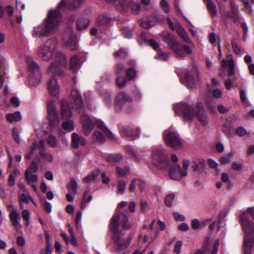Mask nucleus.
Listing matches in <instances>:
<instances>
[{
    "label": "nucleus",
    "mask_w": 254,
    "mask_h": 254,
    "mask_svg": "<svg viewBox=\"0 0 254 254\" xmlns=\"http://www.w3.org/2000/svg\"><path fill=\"white\" fill-rule=\"evenodd\" d=\"M188 172L182 171L181 166L177 164L172 165L169 170V176L170 178L174 180H180L183 177L187 175Z\"/></svg>",
    "instance_id": "15"
},
{
    "label": "nucleus",
    "mask_w": 254,
    "mask_h": 254,
    "mask_svg": "<svg viewBox=\"0 0 254 254\" xmlns=\"http://www.w3.org/2000/svg\"><path fill=\"white\" fill-rule=\"evenodd\" d=\"M123 156L121 154H112L108 157V160L111 164H116L122 160Z\"/></svg>",
    "instance_id": "41"
},
{
    "label": "nucleus",
    "mask_w": 254,
    "mask_h": 254,
    "mask_svg": "<svg viewBox=\"0 0 254 254\" xmlns=\"http://www.w3.org/2000/svg\"><path fill=\"white\" fill-rule=\"evenodd\" d=\"M127 79L122 76V75L117 76L116 83L117 86L120 88L125 87L127 84Z\"/></svg>",
    "instance_id": "45"
},
{
    "label": "nucleus",
    "mask_w": 254,
    "mask_h": 254,
    "mask_svg": "<svg viewBox=\"0 0 254 254\" xmlns=\"http://www.w3.org/2000/svg\"><path fill=\"white\" fill-rule=\"evenodd\" d=\"M29 200H31L35 205L36 204L32 198L27 194H22L19 196V201H22L24 203H28Z\"/></svg>",
    "instance_id": "54"
},
{
    "label": "nucleus",
    "mask_w": 254,
    "mask_h": 254,
    "mask_svg": "<svg viewBox=\"0 0 254 254\" xmlns=\"http://www.w3.org/2000/svg\"><path fill=\"white\" fill-rule=\"evenodd\" d=\"M22 216L23 219L26 221V226L28 227L29 225L30 213L28 209H23L22 211Z\"/></svg>",
    "instance_id": "50"
},
{
    "label": "nucleus",
    "mask_w": 254,
    "mask_h": 254,
    "mask_svg": "<svg viewBox=\"0 0 254 254\" xmlns=\"http://www.w3.org/2000/svg\"><path fill=\"white\" fill-rule=\"evenodd\" d=\"M6 118L10 123L15 122H19L22 119V116L19 112H16L13 114H8L6 115Z\"/></svg>",
    "instance_id": "31"
},
{
    "label": "nucleus",
    "mask_w": 254,
    "mask_h": 254,
    "mask_svg": "<svg viewBox=\"0 0 254 254\" xmlns=\"http://www.w3.org/2000/svg\"><path fill=\"white\" fill-rule=\"evenodd\" d=\"M72 115L71 111L66 102L62 103V116L64 119H68Z\"/></svg>",
    "instance_id": "29"
},
{
    "label": "nucleus",
    "mask_w": 254,
    "mask_h": 254,
    "mask_svg": "<svg viewBox=\"0 0 254 254\" xmlns=\"http://www.w3.org/2000/svg\"><path fill=\"white\" fill-rule=\"evenodd\" d=\"M70 99L73 102L72 107L75 108L80 113L84 111L82 99L76 87H73L70 94Z\"/></svg>",
    "instance_id": "10"
},
{
    "label": "nucleus",
    "mask_w": 254,
    "mask_h": 254,
    "mask_svg": "<svg viewBox=\"0 0 254 254\" xmlns=\"http://www.w3.org/2000/svg\"><path fill=\"white\" fill-rule=\"evenodd\" d=\"M132 101L131 97L127 93L125 92L119 93L116 97L115 101L116 110L117 111H120L127 102H131Z\"/></svg>",
    "instance_id": "14"
},
{
    "label": "nucleus",
    "mask_w": 254,
    "mask_h": 254,
    "mask_svg": "<svg viewBox=\"0 0 254 254\" xmlns=\"http://www.w3.org/2000/svg\"><path fill=\"white\" fill-rule=\"evenodd\" d=\"M43 208L47 213H51L52 211V205L50 202L47 201H45L44 202L43 204Z\"/></svg>",
    "instance_id": "61"
},
{
    "label": "nucleus",
    "mask_w": 254,
    "mask_h": 254,
    "mask_svg": "<svg viewBox=\"0 0 254 254\" xmlns=\"http://www.w3.org/2000/svg\"><path fill=\"white\" fill-rule=\"evenodd\" d=\"M109 2H114L115 6L119 10L127 11L131 6L133 0H106Z\"/></svg>",
    "instance_id": "18"
},
{
    "label": "nucleus",
    "mask_w": 254,
    "mask_h": 254,
    "mask_svg": "<svg viewBox=\"0 0 254 254\" xmlns=\"http://www.w3.org/2000/svg\"><path fill=\"white\" fill-rule=\"evenodd\" d=\"M90 23V21L86 18H80L76 22L77 27L78 30L81 31L87 28Z\"/></svg>",
    "instance_id": "32"
},
{
    "label": "nucleus",
    "mask_w": 254,
    "mask_h": 254,
    "mask_svg": "<svg viewBox=\"0 0 254 254\" xmlns=\"http://www.w3.org/2000/svg\"><path fill=\"white\" fill-rule=\"evenodd\" d=\"M176 114L184 116L186 120H191L194 116V109L193 107L186 103H180L174 107Z\"/></svg>",
    "instance_id": "9"
},
{
    "label": "nucleus",
    "mask_w": 254,
    "mask_h": 254,
    "mask_svg": "<svg viewBox=\"0 0 254 254\" xmlns=\"http://www.w3.org/2000/svg\"><path fill=\"white\" fill-rule=\"evenodd\" d=\"M204 165V160L202 159H197L192 162L191 168L193 171L197 170L199 167L203 166Z\"/></svg>",
    "instance_id": "42"
},
{
    "label": "nucleus",
    "mask_w": 254,
    "mask_h": 254,
    "mask_svg": "<svg viewBox=\"0 0 254 254\" xmlns=\"http://www.w3.org/2000/svg\"><path fill=\"white\" fill-rule=\"evenodd\" d=\"M240 219L245 234L244 254H252V249L254 247V223L249 219L245 212L242 213Z\"/></svg>",
    "instance_id": "3"
},
{
    "label": "nucleus",
    "mask_w": 254,
    "mask_h": 254,
    "mask_svg": "<svg viewBox=\"0 0 254 254\" xmlns=\"http://www.w3.org/2000/svg\"><path fill=\"white\" fill-rule=\"evenodd\" d=\"M236 133L239 136H243L246 134L247 130L243 127H239L236 129Z\"/></svg>",
    "instance_id": "64"
},
{
    "label": "nucleus",
    "mask_w": 254,
    "mask_h": 254,
    "mask_svg": "<svg viewBox=\"0 0 254 254\" xmlns=\"http://www.w3.org/2000/svg\"><path fill=\"white\" fill-rule=\"evenodd\" d=\"M175 195L174 193H171L167 195L164 199L165 204L169 207H170L173 205V201L174 200Z\"/></svg>",
    "instance_id": "46"
},
{
    "label": "nucleus",
    "mask_w": 254,
    "mask_h": 254,
    "mask_svg": "<svg viewBox=\"0 0 254 254\" xmlns=\"http://www.w3.org/2000/svg\"><path fill=\"white\" fill-rule=\"evenodd\" d=\"M163 39L172 49L178 44L174 35L170 33H165L163 36Z\"/></svg>",
    "instance_id": "28"
},
{
    "label": "nucleus",
    "mask_w": 254,
    "mask_h": 254,
    "mask_svg": "<svg viewBox=\"0 0 254 254\" xmlns=\"http://www.w3.org/2000/svg\"><path fill=\"white\" fill-rule=\"evenodd\" d=\"M198 110L196 113L197 119L202 126H205L208 123V120L201 104H198Z\"/></svg>",
    "instance_id": "23"
},
{
    "label": "nucleus",
    "mask_w": 254,
    "mask_h": 254,
    "mask_svg": "<svg viewBox=\"0 0 254 254\" xmlns=\"http://www.w3.org/2000/svg\"><path fill=\"white\" fill-rule=\"evenodd\" d=\"M29 70L30 84L32 86H37L41 81V74L38 64L29 57L26 58Z\"/></svg>",
    "instance_id": "8"
},
{
    "label": "nucleus",
    "mask_w": 254,
    "mask_h": 254,
    "mask_svg": "<svg viewBox=\"0 0 254 254\" xmlns=\"http://www.w3.org/2000/svg\"><path fill=\"white\" fill-rule=\"evenodd\" d=\"M136 71L133 67L128 68L126 70L127 78L129 80H132L136 76Z\"/></svg>",
    "instance_id": "40"
},
{
    "label": "nucleus",
    "mask_w": 254,
    "mask_h": 254,
    "mask_svg": "<svg viewBox=\"0 0 254 254\" xmlns=\"http://www.w3.org/2000/svg\"><path fill=\"white\" fill-rule=\"evenodd\" d=\"M110 21V19L106 14L100 15L97 18L96 24L98 26H102L107 24Z\"/></svg>",
    "instance_id": "33"
},
{
    "label": "nucleus",
    "mask_w": 254,
    "mask_h": 254,
    "mask_svg": "<svg viewBox=\"0 0 254 254\" xmlns=\"http://www.w3.org/2000/svg\"><path fill=\"white\" fill-rule=\"evenodd\" d=\"M92 199V196L91 195H88L87 196L85 193H84L83 195V198L82 200V202L81 203V209H84L86 207V203L89 202Z\"/></svg>",
    "instance_id": "48"
},
{
    "label": "nucleus",
    "mask_w": 254,
    "mask_h": 254,
    "mask_svg": "<svg viewBox=\"0 0 254 254\" xmlns=\"http://www.w3.org/2000/svg\"><path fill=\"white\" fill-rule=\"evenodd\" d=\"M47 141L48 144L53 147H56L58 143L56 137L53 135H51L48 137Z\"/></svg>",
    "instance_id": "49"
},
{
    "label": "nucleus",
    "mask_w": 254,
    "mask_h": 254,
    "mask_svg": "<svg viewBox=\"0 0 254 254\" xmlns=\"http://www.w3.org/2000/svg\"><path fill=\"white\" fill-rule=\"evenodd\" d=\"M80 121L82 126L83 131L85 135H89L93 129L94 123L91 119L87 115L80 117Z\"/></svg>",
    "instance_id": "16"
},
{
    "label": "nucleus",
    "mask_w": 254,
    "mask_h": 254,
    "mask_svg": "<svg viewBox=\"0 0 254 254\" xmlns=\"http://www.w3.org/2000/svg\"><path fill=\"white\" fill-rule=\"evenodd\" d=\"M178 34L180 37L182 39L184 42L187 43H191V41L188 36L184 28L180 24H176V29L175 30Z\"/></svg>",
    "instance_id": "27"
},
{
    "label": "nucleus",
    "mask_w": 254,
    "mask_h": 254,
    "mask_svg": "<svg viewBox=\"0 0 254 254\" xmlns=\"http://www.w3.org/2000/svg\"><path fill=\"white\" fill-rule=\"evenodd\" d=\"M107 105L110 106L112 103L111 94L110 92H106L103 97Z\"/></svg>",
    "instance_id": "57"
},
{
    "label": "nucleus",
    "mask_w": 254,
    "mask_h": 254,
    "mask_svg": "<svg viewBox=\"0 0 254 254\" xmlns=\"http://www.w3.org/2000/svg\"><path fill=\"white\" fill-rule=\"evenodd\" d=\"M25 179L27 183L30 185L31 183H35L38 181V176L34 173L29 172V171H25Z\"/></svg>",
    "instance_id": "30"
},
{
    "label": "nucleus",
    "mask_w": 254,
    "mask_h": 254,
    "mask_svg": "<svg viewBox=\"0 0 254 254\" xmlns=\"http://www.w3.org/2000/svg\"><path fill=\"white\" fill-rule=\"evenodd\" d=\"M19 171L17 170L16 169L14 170V171L13 174H11L9 176L8 179V185L10 187H12L15 184V177L16 176V174L17 173H18Z\"/></svg>",
    "instance_id": "52"
},
{
    "label": "nucleus",
    "mask_w": 254,
    "mask_h": 254,
    "mask_svg": "<svg viewBox=\"0 0 254 254\" xmlns=\"http://www.w3.org/2000/svg\"><path fill=\"white\" fill-rule=\"evenodd\" d=\"M86 143V141L84 138L79 136L77 134L73 133L72 134V146L74 148H77L79 145H84Z\"/></svg>",
    "instance_id": "25"
},
{
    "label": "nucleus",
    "mask_w": 254,
    "mask_h": 254,
    "mask_svg": "<svg viewBox=\"0 0 254 254\" xmlns=\"http://www.w3.org/2000/svg\"><path fill=\"white\" fill-rule=\"evenodd\" d=\"M176 54L178 57L184 58L186 56V54H190L192 52L191 49L187 45L181 46L178 43L172 49Z\"/></svg>",
    "instance_id": "20"
},
{
    "label": "nucleus",
    "mask_w": 254,
    "mask_h": 254,
    "mask_svg": "<svg viewBox=\"0 0 254 254\" xmlns=\"http://www.w3.org/2000/svg\"><path fill=\"white\" fill-rule=\"evenodd\" d=\"M119 224L124 230H128L131 227L132 225L129 221L127 214L118 211L112 216L109 225L114 243L119 248L126 249L129 245L132 238L131 236L127 239L124 238L125 233L120 229Z\"/></svg>",
    "instance_id": "1"
},
{
    "label": "nucleus",
    "mask_w": 254,
    "mask_h": 254,
    "mask_svg": "<svg viewBox=\"0 0 254 254\" xmlns=\"http://www.w3.org/2000/svg\"><path fill=\"white\" fill-rule=\"evenodd\" d=\"M140 133V130L137 127H126L121 130V135L124 138L130 140H134L139 137Z\"/></svg>",
    "instance_id": "13"
},
{
    "label": "nucleus",
    "mask_w": 254,
    "mask_h": 254,
    "mask_svg": "<svg viewBox=\"0 0 254 254\" xmlns=\"http://www.w3.org/2000/svg\"><path fill=\"white\" fill-rule=\"evenodd\" d=\"M131 6L132 13L134 14H138L141 9V4L138 2H133Z\"/></svg>",
    "instance_id": "51"
},
{
    "label": "nucleus",
    "mask_w": 254,
    "mask_h": 254,
    "mask_svg": "<svg viewBox=\"0 0 254 254\" xmlns=\"http://www.w3.org/2000/svg\"><path fill=\"white\" fill-rule=\"evenodd\" d=\"M160 4L161 8L166 13L170 11V6L166 0H161Z\"/></svg>",
    "instance_id": "58"
},
{
    "label": "nucleus",
    "mask_w": 254,
    "mask_h": 254,
    "mask_svg": "<svg viewBox=\"0 0 254 254\" xmlns=\"http://www.w3.org/2000/svg\"><path fill=\"white\" fill-rule=\"evenodd\" d=\"M126 151L128 156L134 161H137L142 159L140 155H136L133 149L130 146L126 148Z\"/></svg>",
    "instance_id": "34"
},
{
    "label": "nucleus",
    "mask_w": 254,
    "mask_h": 254,
    "mask_svg": "<svg viewBox=\"0 0 254 254\" xmlns=\"http://www.w3.org/2000/svg\"><path fill=\"white\" fill-rule=\"evenodd\" d=\"M12 137H13V139L16 142H17V143L20 142V138L19 136V131H18V129L17 128H16V127L13 128L12 131Z\"/></svg>",
    "instance_id": "56"
},
{
    "label": "nucleus",
    "mask_w": 254,
    "mask_h": 254,
    "mask_svg": "<svg viewBox=\"0 0 254 254\" xmlns=\"http://www.w3.org/2000/svg\"><path fill=\"white\" fill-rule=\"evenodd\" d=\"M126 189V183L124 180H120L118 184V193L123 194Z\"/></svg>",
    "instance_id": "47"
},
{
    "label": "nucleus",
    "mask_w": 254,
    "mask_h": 254,
    "mask_svg": "<svg viewBox=\"0 0 254 254\" xmlns=\"http://www.w3.org/2000/svg\"><path fill=\"white\" fill-rule=\"evenodd\" d=\"M47 110L50 125L52 127H58L59 124V120L53 102L50 101L48 102L47 104Z\"/></svg>",
    "instance_id": "11"
},
{
    "label": "nucleus",
    "mask_w": 254,
    "mask_h": 254,
    "mask_svg": "<svg viewBox=\"0 0 254 254\" xmlns=\"http://www.w3.org/2000/svg\"><path fill=\"white\" fill-rule=\"evenodd\" d=\"M67 188L69 192L76 193L77 190V183L74 179H71Z\"/></svg>",
    "instance_id": "38"
},
{
    "label": "nucleus",
    "mask_w": 254,
    "mask_h": 254,
    "mask_svg": "<svg viewBox=\"0 0 254 254\" xmlns=\"http://www.w3.org/2000/svg\"><path fill=\"white\" fill-rule=\"evenodd\" d=\"M62 127L64 130L67 131H71L74 129L73 123L71 120L64 122Z\"/></svg>",
    "instance_id": "43"
},
{
    "label": "nucleus",
    "mask_w": 254,
    "mask_h": 254,
    "mask_svg": "<svg viewBox=\"0 0 254 254\" xmlns=\"http://www.w3.org/2000/svg\"><path fill=\"white\" fill-rule=\"evenodd\" d=\"M234 153L231 152L220 158V162L223 165H226L231 162V159L234 156Z\"/></svg>",
    "instance_id": "39"
},
{
    "label": "nucleus",
    "mask_w": 254,
    "mask_h": 254,
    "mask_svg": "<svg viewBox=\"0 0 254 254\" xmlns=\"http://www.w3.org/2000/svg\"><path fill=\"white\" fill-rule=\"evenodd\" d=\"M54 62L50 65L48 70V74L62 75V67L65 66L67 63L65 55L63 53L58 51L55 52L54 56Z\"/></svg>",
    "instance_id": "5"
},
{
    "label": "nucleus",
    "mask_w": 254,
    "mask_h": 254,
    "mask_svg": "<svg viewBox=\"0 0 254 254\" xmlns=\"http://www.w3.org/2000/svg\"><path fill=\"white\" fill-rule=\"evenodd\" d=\"M57 41L54 38L47 40L38 50V57L44 61H48L54 56L57 50Z\"/></svg>",
    "instance_id": "4"
},
{
    "label": "nucleus",
    "mask_w": 254,
    "mask_h": 254,
    "mask_svg": "<svg viewBox=\"0 0 254 254\" xmlns=\"http://www.w3.org/2000/svg\"><path fill=\"white\" fill-rule=\"evenodd\" d=\"M153 161L154 165L159 169H167L169 162L167 153L162 146L154 148L153 151Z\"/></svg>",
    "instance_id": "6"
},
{
    "label": "nucleus",
    "mask_w": 254,
    "mask_h": 254,
    "mask_svg": "<svg viewBox=\"0 0 254 254\" xmlns=\"http://www.w3.org/2000/svg\"><path fill=\"white\" fill-rule=\"evenodd\" d=\"M95 123L97 127L101 129L108 138L113 140H115V136L106 128L101 121L99 120H96L95 121Z\"/></svg>",
    "instance_id": "24"
},
{
    "label": "nucleus",
    "mask_w": 254,
    "mask_h": 254,
    "mask_svg": "<svg viewBox=\"0 0 254 254\" xmlns=\"http://www.w3.org/2000/svg\"><path fill=\"white\" fill-rule=\"evenodd\" d=\"M9 218L12 223V226L18 230L21 229V225L20 223L21 217L20 214L17 212L16 209H13L9 214Z\"/></svg>",
    "instance_id": "22"
},
{
    "label": "nucleus",
    "mask_w": 254,
    "mask_h": 254,
    "mask_svg": "<svg viewBox=\"0 0 254 254\" xmlns=\"http://www.w3.org/2000/svg\"><path fill=\"white\" fill-rule=\"evenodd\" d=\"M92 139L95 142H103L105 140V137L100 132L94 131L92 134Z\"/></svg>",
    "instance_id": "36"
},
{
    "label": "nucleus",
    "mask_w": 254,
    "mask_h": 254,
    "mask_svg": "<svg viewBox=\"0 0 254 254\" xmlns=\"http://www.w3.org/2000/svg\"><path fill=\"white\" fill-rule=\"evenodd\" d=\"M232 14H231L229 12H227L226 14L227 16L229 18H232L233 20L234 23H239L240 20V16L238 14V11L233 10V12H231Z\"/></svg>",
    "instance_id": "44"
},
{
    "label": "nucleus",
    "mask_w": 254,
    "mask_h": 254,
    "mask_svg": "<svg viewBox=\"0 0 254 254\" xmlns=\"http://www.w3.org/2000/svg\"><path fill=\"white\" fill-rule=\"evenodd\" d=\"M38 167L37 163L35 161H33L29 167L26 170L29 171V172H31V173H34L38 170Z\"/></svg>",
    "instance_id": "59"
},
{
    "label": "nucleus",
    "mask_w": 254,
    "mask_h": 254,
    "mask_svg": "<svg viewBox=\"0 0 254 254\" xmlns=\"http://www.w3.org/2000/svg\"><path fill=\"white\" fill-rule=\"evenodd\" d=\"M64 44L71 50H74L76 48V42L75 35L72 30L69 28L64 37Z\"/></svg>",
    "instance_id": "17"
},
{
    "label": "nucleus",
    "mask_w": 254,
    "mask_h": 254,
    "mask_svg": "<svg viewBox=\"0 0 254 254\" xmlns=\"http://www.w3.org/2000/svg\"><path fill=\"white\" fill-rule=\"evenodd\" d=\"M62 14L59 9L51 10L43 23L34 27L32 36L35 38L47 37L57 30L62 21Z\"/></svg>",
    "instance_id": "2"
},
{
    "label": "nucleus",
    "mask_w": 254,
    "mask_h": 254,
    "mask_svg": "<svg viewBox=\"0 0 254 254\" xmlns=\"http://www.w3.org/2000/svg\"><path fill=\"white\" fill-rule=\"evenodd\" d=\"M163 138L165 143L174 149L177 150L183 147L179 135L171 128L164 131Z\"/></svg>",
    "instance_id": "7"
},
{
    "label": "nucleus",
    "mask_w": 254,
    "mask_h": 254,
    "mask_svg": "<svg viewBox=\"0 0 254 254\" xmlns=\"http://www.w3.org/2000/svg\"><path fill=\"white\" fill-rule=\"evenodd\" d=\"M198 76V70L196 67L193 69V70L190 72H188L185 75V77L187 82L188 84H193L195 82L196 78Z\"/></svg>",
    "instance_id": "26"
},
{
    "label": "nucleus",
    "mask_w": 254,
    "mask_h": 254,
    "mask_svg": "<svg viewBox=\"0 0 254 254\" xmlns=\"http://www.w3.org/2000/svg\"><path fill=\"white\" fill-rule=\"evenodd\" d=\"M226 66H229V69L227 70L228 75L230 76L234 75L235 73L234 64L232 63L231 64H227Z\"/></svg>",
    "instance_id": "63"
},
{
    "label": "nucleus",
    "mask_w": 254,
    "mask_h": 254,
    "mask_svg": "<svg viewBox=\"0 0 254 254\" xmlns=\"http://www.w3.org/2000/svg\"><path fill=\"white\" fill-rule=\"evenodd\" d=\"M52 252V247L51 244L47 245L46 249H43L41 251V254H51Z\"/></svg>",
    "instance_id": "62"
},
{
    "label": "nucleus",
    "mask_w": 254,
    "mask_h": 254,
    "mask_svg": "<svg viewBox=\"0 0 254 254\" xmlns=\"http://www.w3.org/2000/svg\"><path fill=\"white\" fill-rule=\"evenodd\" d=\"M100 171L96 169L92 171L91 174L85 177L83 181L86 183H91L93 182L96 178L99 175Z\"/></svg>",
    "instance_id": "37"
},
{
    "label": "nucleus",
    "mask_w": 254,
    "mask_h": 254,
    "mask_svg": "<svg viewBox=\"0 0 254 254\" xmlns=\"http://www.w3.org/2000/svg\"><path fill=\"white\" fill-rule=\"evenodd\" d=\"M127 52L126 49H121L120 50L115 52L114 56L116 58H125L127 56Z\"/></svg>",
    "instance_id": "55"
},
{
    "label": "nucleus",
    "mask_w": 254,
    "mask_h": 254,
    "mask_svg": "<svg viewBox=\"0 0 254 254\" xmlns=\"http://www.w3.org/2000/svg\"><path fill=\"white\" fill-rule=\"evenodd\" d=\"M124 65L122 64L119 63L117 64L116 68V73L117 76H119L123 75V71L124 70Z\"/></svg>",
    "instance_id": "60"
},
{
    "label": "nucleus",
    "mask_w": 254,
    "mask_h": 254,
    "mask_svg": "<svg viewBox=\"0 0 254 254\" xmlns=\"http://www.w3.org/2000/svg\"><path fill=\"white\" fill-rule=\"evenodd\" d=\"M169 57V55L167 53H164L163 52H158L157 55L155 57L156 59L163 61H165L168 59Z\"/></svg>",
    "instance_id": "53"
},
{
    "label": "nucleus",
    "mask_w": 254,
    "mask_h": 254,
    "mask_svg": "<svg viewBox=\"0 0 254 254\" xmlns=\"http://www.w3.org/2000/svg\"><path fill=\"white\" fill-rule=\"evenodd\" d=\"M219 246L218 239L207 238L204 243V254H217Z\"/></svg>",
    "instance_id": "12"
},
{
    "label": "nucleus",
    "mask_w": 254,
    "mask_h": 254,
    "mask_svg": "<svg viewBox=\"0 0 254 254\" xmlns=\"http://www.w3.org/2000/svg\"><path fill=\"white\" fill-rule=\"evenodd\" d=\"M51 77L47 83L48 89L50 93L54 96H57L59 93V87L58 85L57 80L54 77V74H50Z\"/></svg>",
    "instance_id": "19"
},
{
    "label": "nucleus",
    "mask_w": 254,
    "mask_h": 254,
    "mask_svg": "<svg viewBox=\"0 0 254 254\" xmlns=\"http://www.w3.org/2000/svg\"><path fill=\"white\" fill-rule=\"evenodd\" d=\"M70 68L75 72L80 67V62L76 56H73L71 58L70 62Z\"/></svg>",
    "instance_id": "35"
},
{
    "label": "nucleus",
    "mask_w": 254,
    "mask_h": 254,
    "mask_svg": "<svg viewBox=\"0 0 254 254\" xmlns=\"http://www.w3.org/2000/svg\"><path fill=\"white\" fill-rule=\"evenodd\" d=\"M45 146L46 144L45 141L43 140H40L39 143L40 155L42 159L48 162H52L53 160V156L52 154L47 152Z\"/></svg>",
    "instance_id": "21"
}]
</instances>
